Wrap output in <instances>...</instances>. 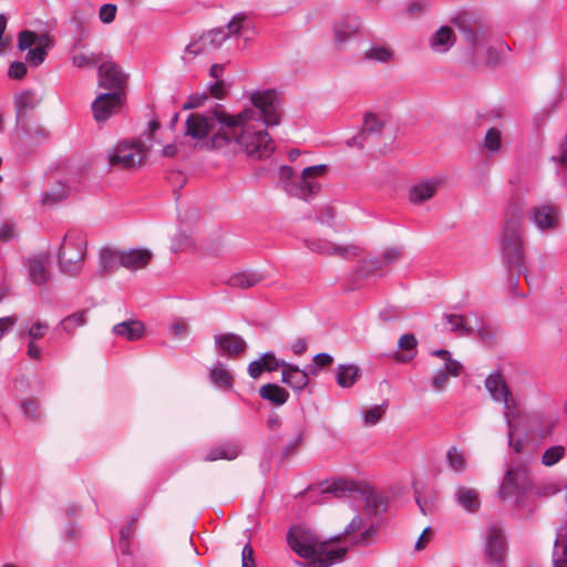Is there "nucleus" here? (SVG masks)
I'll return each mask as SVG.
<instances>
[{
  "mask_svg": "<svg viewBox=\"0 0 567 567\" xmlns=\"http://www.w3.org/2000/svg\"><path fill=\"white\" fill-rule=\"evenodd\" d=\"M250 106L237 114L219 107L204 113H192L185 123V135L205 143L207 148L225 155L237 152L251 158H267L275 151L268 127L280 124L282 110L279 94L275 90L255 91L250 94Z\"/></svg>",
  "mask_w": 567,
  "mask_h": 567,
  "instance_id": "nucleus-1",
  "label": "nucleus"
},
{
  "mask_svg": "<svg viewBox=\"0 0 567 567\" xmlns=\"http://www.w3.org/2000/svg\"><path fill=\"white\" fill-rule=\"evenodd\" d=\"M287 542L298 556L309 560L308 567H330L347 554V548L336 547L333 539L323 540L312 529L302 526L291 527Z\"/></svg>",
  "mask_w": 567,
  "mask_h": 567,
  "instance_id": "nucleus-2",
  "label": "nucleus"
},
{
  "mask_svg": "<svg viewBox=\"0 0 567 567\" xmlns=\"http://www.w3.org/2000/svg\"><path fill=\"white\" fill-rule=\"evenodd\" d=\"M523 206L518 202L509 204L505 214V223L501 235V254L509 269L524 274L528 281L523 245Z\"/></svg>",
  "mask_w": 567,
  "mask_h": 567,
  "instance_id": "nucleus-3",
  "label": "nucleus"
},
{
  "mask_svg": "<svg viewBox=\"0 0 567 567\" xmlns=\"http://www.w3.org/2000/svg\"><path fill=\"white\" fill-rule=\"evenodd\" d=\"M248 17L245 13H237L227 24V30L223 28L213 29L209 32L200 35L197 40L192 41L186 48L183 55L184 61H189L197 56L219 48L223 42L230 35L238 34L241 30L246 29V21Z\"/></svg>",
  "mask_w": 567,
  "mask_h": 567,
  "instance_id": "nucleus-4",
  "label": "nucleus"
},
{
  "mask_svg": "<svg viewBox=\"0 0 567 567\" xmlns=\"http://www.w3.org/2000/svg\"><path fill=\"white\" fill-rule=\"evenodd\" d=\"M327 171L324 164L309 166L302 169L301 175L297 176L289 166H281L280 177L285 181L286 192L295 197L308 199L320 189L317 178Z\"/></svg>",
  "mask_w": 567,
  "mask_h": 567,
  "instance_id": "nucleus-5",
  "label": "nucleus"
},
{
  "mask_svg": "<svg viewBox=\"0 0 567 567\" xmlns=\"http://www.w3.org/2000/svg\"><path fill=\"white\" fill-rule=\"evenodd\" d=\"M484 388L491 400L502 405L506 425H514L519 420V405L503 373L498 370L488 373Z\"/></svg>",
  "mask_w": 567,
  "mask_h": 567,
  "instance_id": "nucleus-6",
  "label": "nucleus"
},
{
  "mask_svg": "<svg viewBox=\"0 0 567 567\" xmlns=\"http://www.w3.org/2000/svg\"><path fill=\"white\" fill-rule=\"evenodd\" d=\"M86 238L78 231H69L59 248L58 262L61 272L76 276L83 268L86 252Z\"/></svg>",
  "mask_w": 567,
  "mask_h": 567,
  "instance_id": "nucleus-7",
  "label": "nucleus"
},
{
  "mask_svg": "<svg viewBox=\"0 0 567 567\" xmlns=\"http://www.w3.org/2000/svg\"><path fill=\"white\" fill-rule=\"evenodd\" d=\"M326 493L333 494L337 497H347L360 493L363 497L364 508L370 515L379 514L386 508L385 499L381 495L371 491L361 493L360 486L352 481L339 480Z\"/></svg>",
  "mask_w": 567,
  "mask_h": 567,
  "instance_id": "nucleus-8",
  "label": "nucleus"
},
{
  "mask_svg": "<svg viewBox=\"0 0 567 567\" xmlns=\"http://www.w3.org/2000/svg\"><path fill=\"white\" fill-rule=\"evenodd\" d=\"M146 158V150L141 143H121L109 156L111 166L132 168L142 165Z\"/></svg>",
  "mask_w": 567,
  "mask_h": 567,
  "instance_id": "nucleus-9",
  "label": "nucleus"
},
{
  "mask_svg": "<svg viewBox=\"0 0 567 567\" xmlns=\"http://www.w3.org/2000/svg\"><path fill=\"white\" fill-rule=\"evenodd\" d=\"M432 355L443 360V365L435 370L431 379V386L436 392H442L447 384L449 377H458L462 371V364L452 358L450 351L440 349L434 350Z\"/></svg>",
  "mask_w": 567,
  "mask_h": 567,
  "instance_id": "nucleus-10",
  "label": "nucleus"
},
{
  "mask_svg": "<svg viewBox=\"0 0 567 567\" xmlns=\"http://www.w3.org/2000/svg\"><path fill=\"white\" fill-rule=\"evenodd\" d=\"M484 553L488 563L499 565L504 561L507 548L503 532L496 526H489L485 534Z\"/></svg>",
  "mask_w": 567,
  "mask_h": 567,
  "instance_id": "nucleus-11",
  "label": "nucleus"
},
{
  "mask_svg": "<svg viewBox=\"0 0 567 567\" xmlns=\"http://www.w3.org/2000/svg\"><path fill=\"white\" fill-rule=\"evenodd\" d=\"M527 484V470L525 466H509L501 483L498 495L503 499L518 496Z\"/></svg>",
  "mask_w": 567,
  "mask_h": 567,
  "instance_id": "nucleus-12",
  "label": "nucleus"
},
{
  "mask_svg": "<svg viewBox=\"0 0 567 567\" xmlns=\"http://www.w3.org/2000/svg\"><path fill=\"white\" fill-rule=\"evenodd\" d=\"M124 94L121 92L101 93L92 103V111L96 122H105L115 112H117L123 103Z\"/></svg>",
  "mask_w": 567,
  "mask_h": 567,
  "instance_id": "nucleus-13",
  "label": "nucleus"
},
{
  "mask_svg": "<svg viewBox=\"0 0 567 567\" xmlns=\"http://www.w3.org/2000/svg\"><path fill=\"white\" fill-rule=\"evenodd\" d=\"M560 210L550 204H540L529 210V219L539 231L554 230L559 226Z\"/></svg>",
  "mask_w": 567,
  "mask_h": 567,
  "instance_id": "nucleus-14",
  "label": "nucleus"
},
{
  "mask_svg": "<svg viewBox=\"0 0 567 567\" xmlns=\"http://www.w3.org/2000/svg\"><path fill=\"white\" fill-rule=\"evenodd\" d=\"M125 79L124 72L114 62L104 61L99 65V85L101 87L124 94Z\"/></svg>",
  "mask_w": 567,
  "mask_h": 567,
  "instance_id": "nucleus-15",
  "label": "nucleus"
},
{
  "mask_svg": "<svg viewBox=\"0 0 567 567\" xmlns=\"http://www.w3.org/2000/svg\"><path fill=\"white\" fill-rule=\"evenodd\" d=\"M463 40L471 47L473 55L480 59L483 55L489 56L491 48L488 45L487 34L480 25H463L461 28Z\"/></svg>",
  "mask_w": 567,
  "mask_h": 567,
  "instance_id": "nucleus-16",
  "label": "nucleus"
},
{
  "mask_svg": "<svg viewBox=\"0 0 567 567\" xmlns=\"http://www.w3.org/2000/svg\"><path fill=\"white\" fill-rule=\"evenodd\" d=\"M306 247L317 254L333 255L341 258H348L350 255H355L357 247L338 245L327 239L309 238L305 239Z\"/></svg>",
  "mask_w": 567,
  "mask_h": 567,
  "instance_id": "nucleus-17",
  "label": "nucleus"
},
{
  "mask_svg": "<svg viewBox=\"0 0 567 567\" xmlns=\"http://www.w3.org/2000/svg\"><path fill=\"white\" fill-rule=\"evenodd\" d=\"M216 351L226 357H236L246 349V341L238 334L227 332L214 337Z\"/></svg>",
  "mask_w": 567,
  "mask_h": 567,
  "instance_id": "nucleus-18",
  "label": "nucleus"
},
{
  "mask_svg": "<svg viewBox=\"0 0 567 567\" xmlns=\"http://www.w3.org/2000/svg\"><path fill=\"white\" fill-rule=\"evenodd\" d=\"M38 103L39 100L37 95L31 91H24L16 97L14 105L17 126L23 131L24 135H28L25 127L28 112L35 109Z\"/></svg>",
  "mask_w": 567,
  "mask_h": 567,
  "instance_id": "nucleus-19",
  "label": "nucleus"
},
{
  "mask_svg": "<svg viewBox=\"0 0 567 567\" xmlns=\"http://www.w3.org/2000/svg\"><path fill=\"white\" fill-rule=\"evenodd\" d=\"M508 442L516 453L532 456L536 450V444L529 436L527 427H511Z\"/></svg>",
  "mask_w": 567,
  "mask_h": 567,
  "instance_id": "nucleus-20",
  "label": "nucleus"
},
{
  "mask_svg": "<svg viewBox=\"0 0 567 567\" xmlns=\"http://www.w3.org/2000/svg\"><path fill=\"white\" fill-rule=\"evenodd\" d=\"M309 373L308 367L301 370L297 365L282 362V382L295 391H301L308 385Z\"/></svg>",
  "mask_w": 567,
  "mask_h": 567,
  "instance_id": "nucleus-21",
  "label": "nucleus"
},
{
  "mask_svg": "<svg viewBox=\"0 0 567 567\" xmlns=\"http://www.w3.org/2000/svg\"><path fill=\"white\" fill-rule=\"evenodd\" d=\"M456 37L452 28L442 25L429 39V47L434 53H446L455 43Z\"/></svg>",
  "mask_w": 567,
  "mask_h": 567,
  "instance_id": "nucleus-22",
  "label": "nucleus"
},
{
  "mask_svg": "<svg viewBox=\"0 0 567 567\" xmlns=\"http://www.w3.org/2000/svg\"><path fill=\"white\" fill-rule=\"evenodd\" d=\"M30 281L35 286H43L50 278L47 261L42 256L29 257L25 261Z\"/></svg>",
  "mask_w": 567,
  "mask_h": 567,
  "instance_id": "nucleus-23",
  "label": "nucleus"
},
{
  "mask_svg": "<svg viewBox=\"0 0 567 567\" xmlns=\"http://www.w3.org/2000/svg\"><path fill=\"white\" fill-rule=\"evenodd\" d=\"M148 249H130L122 251V266L130 270H137L146 267L152 259Z\"/></svg>",
  "mask_w": 567,
  "mask_h": 567,
  "instance_id": "nucleus-24",
  "label": "nucleus"
},
{
  "mask_svg": "<svg viewBox=\"0 0 567 567\" xmlns=\"http://www.w3.org/2000/svg\"><path fill=\"white\" fill-rule=\"evenodd\" d=\"M112 331L115 336L124 338L127 341H136L143 338L145 327L140 320H127L115 324Z\"/></svg>",
  "mask_w": 567,
  "mask_h": 567,
  "instance_id": "nucleus-25",
  "label": "nucleus"
},
{
  "mask_svg": "<svg viewBox=\"0 0 567 567\" xmlns=\"http://www.w3.org/2000/svg\"><path fill=\"white\" fill-rule=\"evenodd\" d=\"M210 382L221 391H229L233 389L234 378L226 364L221 362L215 363L209 369Z\"/></svg>",
  "mask_w": 567,
  "mask_h": 567,
  "instance_id": "nucleus-26",
  "label": "nucleus"
},
{
  "mask_svg": "<svg viewBox=\"0 0 567 567\" xmlns=\"http://www.w3.org/2000/svg\"><path fill=\"white\" fill-rule=\"evenodd\" d=\"M439 181L429 179L414 185L410 190V200L413 204H422L432 198L437 189Z\"/></svg>",
  "mask_w": 567,
  "mask_h": 567,
  "instance_id": "nucleus-27",
  "label": "nucleus"
},
{
  "mask_svg": "<svg viewBox=\"0 0 567 567\" xmlns=\"http://www.w3.org/2000/svg\"><path fill=\"white\" fill-rule=\"evenodd\" d=\"M455 497L460 506L465 511L474 513L480 508L481 501L478 492L472 487L458 486Z\"/></svg>",
  "mask_w": 567,
  "mask_h": 567,
  "instance_id": "nucleus-28",
  "label": "nucleus"
},
{
  "mask_svg": "<svg viewBox=\"0 0 567 567\" xmlns=\"http://www.w3.org/2000/svg\"><path fill=\"white\" fill-rule=\"evenodd\" d=\"M240 453V449L235 443H224L209 450L205 456V461L214 462L217 460H235Z\"/></svg>",
  "mask_w": 567,
  "mask_h": 567,
  "instance_id": "nucleus-29",
  "label": "nucleus"
},
{
  "mask_svg": "<svg viewBox=\"0 0 567 567\" xmlns=\"http://www.w3.org/2000/svg\"><path fill=\"white\" fill-rule=\"evenodd\" d=\"M261 280V277L251 271H240L229 275L225 279V284L233 288L247 289L256 286Z\"/></svg>",
  "mask_w": 567,
  "mask_h": 567,
  "instance_id": "nucleus-30",
  "label": "nucleus"
},
{
  "mask_svg": "<svg viewBox=\"0 0 567 567\" xmlns=\"http://www.w3.org/2000/svg\"><path fill=\"white\" fill-rule=\"evenodd\" d=\"M122 266V251L110 248L103 249L100 254V271L113 272Z\"/></svg>",
  "mask_w": 567,
  "mask_h": 567,
  "instance_id": "nucleus-31",
  "label": "nucleus"
},
{
  "mask_svg": "<svg viewBox=\"0 0 567 567\" xmlns=\"http://www.w3.org/2000/svg\"><path fill=\"white\" fill-rule=\"evenodd\" d=\"M259 394L264 400H268L277 405L286 403L289 396L284 388L272 383L262 385L259 389Z\"/></svg>",
  "mask_w": 567,
  "mask_h": 567,
  "instance_id": "nucleus-32",
  "label": "nucleus"
},
{
  "mask_svg": "<svg viewBox=\"0 0 567 567\" xmlns=\"http://www.w3.org/2000/svg\"><path fill=\"white\" fill-rule=\"evenodd\" d=\"M359 377V368L354 364H340L337 373V383L341 388L352 386Z\"/></svg>",
  "mask_w": 567,
  "mask_h": 567,
  "instance_id": "nucleus-33",
  "label": "nucleus"
},
{
  "mask_svg": "<svg viewBox=\"0 0 567 567\" xmlns=\"http://www.w3.org/2000/svg\"><path fill=\"white\" fill-rule=\"evenodd\" d=\"M482 147L486 150L491 155L498 153L502 148L501 131L496 127L488 128L484 136Z\"/></svg>",
  "mask_w": 567,
  "mask_h": 567,
  "instance_id": "nucleus-34",
  "label": "nucleus"
},
{
  "mask_svg": "<svg viewBox=\"0 0 567 567\" xmlns=\"http://www.w3.org/2000/svg\"><path fill=\"white\" fill-rule=\"evenodd\" d=\"M41 45H38L35 48L28 49L25 60L28 63H30L33 66L40 65L47 56V48L45 44L49 42V37L43 34L40 38Z\"/></svg>",
  "mask_w": 567,
  "mask_h": 567,
  "instance_id": "nucleus-35",
  "label": "nucleus"
},
{
  "mask_svg": "<svg viewBox=\"0 0 567 567\" xmlns=\"http://www.w3.org/2000/svg\"><path fill=\"white\" fill-rule=\"evenodd\" d=\"M383 127V122L374 114L369 113L364 116L363 127L359 135L361 141L367 140L372 134H378Z\"/></svg>",
  "mask_w": 567,
  "mask_h": 567,
  "instance_id": "nucleus-36",
  "label": "nucleus"
},
{
  "mask_svg": "<svg viewBox=\"0 0 567 567\" xmlns=\"http://www.w3.org/2000/svg\"><path fill=\"white\" fill-rule=\"evenodd\" d=\"M87 311L74 312L61 320L60 327L66 333H72L75 328L83 327L86 323Z\"/></svg>",
  "mask_w": 567,
  "mask_h": 567,
  "instance_id": "nucleus-37",
  "label": "nucleus"
},
{
  "mask_svg": "<svg viewBox=\"0 0 567 567\" xmlns=\"http://www.w3.org/2000/svg\"><path fill=\"white\" fill-rule=\"evenodd\" d=\"M49 330V324L44 321H35L31 326L22 327L20 337L27 336L29 341H37L42 339Z\"/></svg>",
  "mask_w": 567,
  "mask_h": 567,
  "instance_id": "nucleus-38",
  "label": "nucleus"
},
{
  "mask_svg": "<svg viewBox=\"0 0 567 567\" xmlns=\"http://www.w3.org/2000/svg\"><path fill=\"white\" fill-rule=\"evenodd\" d=\"M359 29V23L340 22L334 25V39L338 44L347 42Z\"/></svg>",
  "mask_w": 567,
  "mask_h": 567,
  "instance_id": "nucleus-39",
  "label": "nucleus"
},
{
  "mask_svg": "<svg viewBox=\"0 0 567 567\" xmlns=\"http://www.w3.org/2000/svg\"><path fill=\"white\" fill-rule=\"evenodd\" d=\"M443 324L446 330L462 336L470 332V328L466 327L463 317L458 315H445Z\"/></svg>",
  "mask_w": 567,
  "mask_h": 567,
  "instance_id": "nucleus-40",
  "label": "nucleus"
},
{
  "mask_svg": "<svg viewBox=\"0 0 567 567\" xmlns=\"http://www.w3.org/2000/svg\"><path fill=\"white\" fill-rule=\"evenodd\" d=\"M446 456L449 460L450 467L454 472L461 473L466 470L467 461H466L464 454L461 451H458L456 447H451L447 451Z\"/></svg>",
  "mask_w": 567,
  "mask_h": 567,
  "instance_id": "nucleus-41",
  "label": "nucleus"
},
{
  "mask_svg": "<svg viewBox=\"0 0 567 567\" xmlns=\"http://www.w3.org/2000/svg\"><path fill=\"white\" fill-rule=\"evenodd\" d=\"M102 61V54L78 53L72 56V62L78 68H89L97 65Z\"/></svg>",
  "mask_w": 567,
  "mask_h": 567,
  "instance_id": "nucleus-42",
  "label": "nucleus"
},
{
  "mask_svg": "<svg viewBox=\"0 0 567 567\" xmlns=\"http://www.w3.org/2000/svg\"><path fill=\"white\" fill-rule=\"evenodd\" d=\"M364 56L368 60H372V61H377V62H388L392 59L393 53L389 48L378 45V47H372L371 49H369L365 52Z\"/></svg>",
  "mask_w": 567,
  "mask_h": 567,
  "instance_id": "nucleus-43",
  "label": "nucleus"
},
{
  "mask_svg": "<svg viewBox=\"0 0 567 567\" xmlns=\"http://www.w3.org/2000/svg\"><path fill=\"white\" fill-rule=\"evenodd\" d=\"M66 197V190L64 185L58 184L51 190H47L42 195V203L48 205H54Z\"/></svg>",
  "mask_w": 567,
  "mask_h": 567,
  "instance_id": "nucleus-44",
  "label": "nucleus"
},
{
  "mask_svg": "<svg viewBox=\"0 0 567 567\" xmlns=\"http://www.w3.org/2000/svg\"><path fill=\"white\" fill-rule=\"evenodd\" d=\"M378 527L371 523L369 526H364L360 535L352 538V544L357 546H368L372 543L373 537L377 535Z\"/></svg>",
  "mask_w": 567,
  "mask_h": 567,
  "instance_id": "nucleus-45",
  "label": "nucleus"
},
{
  "mask_svg": "<svg viewBox=\"0 0 567 567\" xmlns=\"http://www.w3.org/2000/svg\"><path fill=\"white\" fill-rule=\"evenodd\" d=\"M20 410L30 420H38L41 415L37 401L32 399L22 400L20 402Z\"/></svg>",
  "mask_w": 567,
  "mask_h": 567,
  "instance_id": "nucleus-46",
  "label": "nucleus"
},
{
  "mask_svg": "<svg viewBox=\"0 0 567 567\" xmlns=\"http://www.w3.org/2000/svg\"><path fill=\"white\" fill-rule=\"evenodd\" d=\"M564 447L563 446H551L545 451L542 462L546 466H553L564 456Z\"/></svg>",
  "mask_w": 567,
  "mask_h": 567,
  "instance_id": "nucleus-47",
  "label": "nucleus"
},
{
  "mask_svg": "<svg viewBox=\"0 0 567 567\" xmlns=\"http://www.w3.org/2000/svg\"><path fill=\"white\" fill-rule=\"evenodd\" d=\"M38 40L39 37L35 32L30 30H23L19 33L18 47L21 51H25L28 49H31V47L35 44Z\"/></svg>",
  "mask_w": 567,
  "mask_h": 567,
  "instance_id": "nucleus-48",
  "label": "nucleus"
},
{
  "mask_svg": "<svg viewBox=\"0 0 567 567\" xmlns=\"http://www.w3.org/2000/svg\"><path fill=\"white\" fill-rule=\"evenodd\" d=\"M332 362L333 358L329 353H318L313 357V363L308 365L309 372L316 374L321 368L330 365Z\"/></svg>",
  "mask_w": 567,
  "mask_h": 567,
  "instance_id": "nucleus-49",
  "label": "nucleus"
},
{
  "mask_svg": "<svg viewBox=\"0 0 567 567\" xmlns=\"http://www.w3.org/2000/svg\"><path fill=\"white\" fill-rule=\"evenodd\" d=\"M385 408H386L385 404H380V405H374L371 409H369L364 413V416H363L364 422L367 424L378 423L381 420L382 415L384 414Z\"/></svg>",
  "mask_w": 567,
  "mask_h": 567,
  "instance_id": "nucleus-50",
  "label": "nucleus"
},
{
  "mask_svg": "<svg viewBox=\"0 0 567 567\" xmlns=\"http://www.w3.org/2000/svg\"><path fill=\"white\" fill-rule=\"evenodd\" d=\"M208 99V94L206 92L202 93H193L188 96L187 101L184 104V110L197 109L204 105L205 101Z\"/></svg>",
  "mask_w": 567,
  "mask_h": 567,
  "instance_id": "nucleus-51",
  "label": "nucleus"
},
{
  "mask_svg": "<svg viewBox=\"0 0 567 567\" xmlns=\"http://www.w3.org/2000/svg\"><path fill=\"white\" fill-rule=\"evenodd\" d=\"M169 332L178 339H183L188 334V324L184 319H177L169 326Z\"/></svg>",
  "mask_w": 567,
  "mask_h": 567,
  "instance_id": "nucleus-52",
  "label": "nucleus"
},
{
  "mask_svg": "<svg viewBox=\"0 0 567 567\" xmlns=\"http://www.w3.org/2000/svg\"><path fill=\"white\" fill-rule=\"evenodd\" d=\"M116 14V6L105 3L100 8L99 18L103 23H111L114 21Z\"/></svg>",
  "mask_w": 567,
  "mask_h": 567,
  "instance_id": "nucleus-53",
  "label": "nucleus"
},
{
  "mask_svg": "<svg viewBox=\"0 0 567 567\" xmlns=\"http://www.w3.org/2000/svg\"><path fill=\"white\" fill-rule=\"evenodd\" d=\"M260 360L267 371H276L279 367L282 368L284 361H279L272 352L264 353Z\"/></svg>",
  "mask_w": 567,
  "mask_h": 567,
  "instance_id": "nucleus-54",
  "label": "nucleus"
},
{
  "mask_svg": "<svg viewBox=\"0 0 567 567\" xmlns=\"http://www.w3.org/2000/svg\"><path fill=\"white\" fill-rule=\"evenodd\" d=\"M27 65L23 62L14 61L10 64L8 75L11 79L21 80L27 74Z\"/></svg>",
  "mask_w": 567,
  "mask_h": 567,
  "instance_id": "nucleus-55",
  "label": "nucleus"
},
{
  "mask_svg": "<svg viewBox=\"0 0 567 567\" xmlns=\"http://www.w3.org/2000/svg\"><path fill=\"white\" fill-rule=\"evenodd\" d=\"M417 346V340L414 334L405 333L401 336L398 342V347L404 351H414Z\"/></svg>",
  "mask_w": 567,
  "mask_h": 567,
  "instance_id": "nucleus-56",
  "label": "nucleus"
},
{
  "mask_svg": "<svg viewBox=\"0 0 567 567\" xmlns=\"http://www.w3.org/2000/svg\"><path fill=\"white\" fill-rule=\"evenodd\" d=\"M400 255H401L400 248L391 247V248L385 249L383 252V256H382V260L377 261L378 262L377 267H382L383 265H389V264L398 260Z\"/></svg>",
  "mask_w": 567,
  "mask_h": 567,
  "instance_id": "nucleus-57",
  "label": "nucleus"
},
{
  "mask_svg": "<svg viewBox=\"0 0 567 567\" xmlns=\"http://www.w3.org/2000/svg\"><path fill=\"white\" fill-rule=\"evenodd\" d=\"M17 237L16 227L11 223H4L0 226V241L9 243Z\"/></svg>",
  "mask_w": 567,
  "mask_h": 567,
  "instance_id": "nucleus-58",
  "label": "nucleus"
},
{
  "mask_svg": "<svg viewBox=\"0 0 567 567\" xmlns=\"http://www.w3.org/2000/svg\"><path fill=\"white\" fill-rule=\"evenodd\" d=\"M207 87H208L209 93L215 99L220 100L226 94V85H225V82L221 81V80H216V81H214L212 83H208Z\"/></svg>",
  "mask_w": 567,
  "mask_h": 567,
  "instance_id": "nucleus-59",
  "label": "nucleus"
},
{
  "mask_svg": "<svg viewBox=\"0 0 567 567\" xmlns=\"http://www.w3.org/2000/svg\"><path fill=\"white\" fill-rule=\"evenodd\" d=\"M365 526L363 518L360 515H355L351 522L344 528V535L351 536L354 533L363 529Z\"/></svg>",
  "mask_w": 567,
  "mask_h": 567,
  "instance_id": "nucleus-60",
  "label": "nucleus"
},
{
  "mask_svg": "<svg viewBox=\"0 0 567 567\" xmlns=\"http://www.w3.org/2000/svg\"><path fill=\"white\" fill-rule=\"evenodd\" d=\"M241 567H256L254 549L249 544H246L241 550Z\"/></svg>",
  "mask_w": 567,
  "mask_h": 567,
  "instance_id": "nucleus-61",
  "label": "nucleus"
},
{
  "mask_svg": "<svg viewBox=\"0 0 567 567\" xmlns=\"http://www.w3.org/2000/svg\"><path fill=\"white\" fill-rule=\"evenodd\" d=\"M27 355L32 360H40L42 357V349L34 341H29L27 346Z\"/></svg>",
  "mask_w": 567,
  "mask_h": 567,
  "instance_id": "nucleus-62",
  "label": "nucleus"
},
{
  "mask_svg": "<svg viewBox=\"0 0 567 567\" xmlns=\"http://www.w3.org/2000/svg\"><path fill=\"white\" fill-rule=\"evenodd\" d=\"M264 370L265 369L261 363V360H255V361L250 362L248 365V374L252 379H257L262 373Z\"/></svg>",
  "mask_w": 567,
  "mask_h": 567,
  "instance_id": "nucleus-63",
  "label": "nucleus"
},
{
  "mask_svg": "<svg viewBox=\"0 0 567 567\" xmlns=\"http://www.w3.org/2000/svg\"><path fill=\"white\" fill-rule=\"evenodd\" d=\"M307 347H308V344H307L306 339L300 338V339H297V340L291 344V350H292V352H293L295 354L300 355V354H302L303 352H306Z\"/></svg>",
  "mask_w": 567,
  "mask_h": 567,
  "instance_id": "nucleus-64",
  "label": "nucleus"
}]
</instances>
